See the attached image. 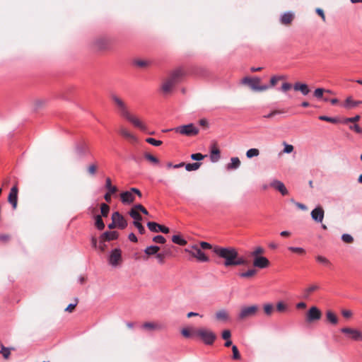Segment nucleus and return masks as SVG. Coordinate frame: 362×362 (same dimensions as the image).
<instances>
[{"mask_svg":"<svg viewBox=\"0 0 362 362\" xmlns=\"http://www.w3.org/2000/svg\"><path fill=\"white\" fill-rule=\"evenodd\" d=\"M111 98L122 117L127 119L141 131L146 132L147 130V126L137 117L129 112L127 105L122 98L116 95H112Z\"/></svg>","mask_w":362,"mask_h":362,"instance_id":"f257e3e1","label":"nucleus"},{"mask_svg":"<svg viewBox=\"0 0 362 362\" xmlns=\"http://www.w3.org/2000/svg\"><path fill=\"white\" fill-rule=\"evenodd\" d=\"M216 254L225 259L226 267L246 265L247 261L242 257H238L237 250H214Z\"/></svg>","mask_w":362,"mask_h":362,"instance_id":"f03ea898","label":"nucleus"},{"mask_svg":"<svg viewBox=\"0 0 362 362\" xmlns=\"http://www.w3.org/2000/svg\"><path fill=\"white\" fill-rule=\"evenodd\" d=\"M172 257L173 254L170 250H144L142 257L138 256L136 253L134 255L135 259H152L160 264Z\"/></svg>","mask_w":362,"mask_h":362,"instance_id":"7ed1b4c3","label":"nucleus"},{"mask_svg":"<svg viewBox=\"0 0 362 362\" xmlns=\"http://www.w3.org/2000/svg\"><path fill=\"white\" fill-rule=\"evenodd\" d=\"M194 333V335L199 337L207 345L213 344L216 339V334L211 330L206 328L197 329Z\"/></svg>","mask_w":362,"mask_h":362,"instance_id":"20e7f679","label":"nucleus"},{"mask_svg":"<svg viewBox=\"0 0 362 362\" xmlns=\"http://www.w3.org/2000/svg\"><path fill=\"white\" fill-rule=\"evenodd\" d=\"M169 131H174L175 133H178L182 135H185L187 136H195L199 133V129L197 127H195L193 124L179 126L174 129H166L164 132Z\"/></svg>","mask_w":362,"mask_h":362,"instance_id":"39448f33","label":"nucleus"},{"mask_svg":"<svg viewBox=\"0 0 362 362\" xmlns=\"http://www.w3.org/2000/svg\"><path fill=\"white\" fill-rule=\"evenodd\" d=\"M262 250H255L252 253L253 261L252 266L254 268L262 269L269 267L270 262L267 258L261 255Z\"/></svg>","mask_w":362,"mask_h":362,"instance_id":"423d86ee","label":"nucleus"},{"mask_svg":"<svg viewBox=\"0 0 362 362\" xmlns=\"http://www.w3.org/2000/svg\"><path fill=\"white\" fill-rule=\"evenodd\" d=\"M259 308L257 305H252L250 306H243L240 308L239 314L238 315V319L239 320H245L248 318L255 317L258 311Z\"/></svg>","mask_w":362,"mask_h":362,"instance_id":"0eeeda50","label":"nucleus"},{"mask_svg":"<svg viewBox=\"0 0 362 362\" xmlns=\"http://www.w3.org/2000/svg\"><path fill=\"white\" fill-rule=\"evenodd\" d=\"M243 83L247 84L253 90L255 91H264L269 88L267 85H260L261 79L258 77H245L243 79Z\"/></svg>","mask_w":362,"mask_h":362,"instance_id":"6e6552de","label":"nucleus"},{"mask_svg":"<svg viewBox=\"0 0 362 362\" xmlns=\"http://www.w3.org/2000/svg\"><path fill=\"white\" fill-rule=\"evenodd\" d=\"M108 263L114 268H118L121 267L123 262V258L121 250H110V254L107 256Z\"/></svg>","mask_w":362,"mask_h":362,"instance_id":"1a4fd4ad","label":"nucleus"},{"mask_svg":"<svg viewBox=\"0 0 362 362\" xmlns=\"http://www.w3.org/2000/svg\"><path fill=\"white\" fill-rule=\"evenodd\" d=\"M189 258L195 259L199 262H206L209 260V255L204 252V250H185Z\"/></svg>","mask_w":362,"mask_h":362,"instance_id":"9d476101","label":"nucleus"},{"mask_svg":"<svg viewBox=\"0 0 362 362\" xmlns=\"http://www.w3.org/2000/svg\"><path fill=\"white\" fill-rule=\"evenodd\" d=\"M322 315V312L318 308L312 306L307 312L306 321L310 323L318 321L321 319Z\"/></svg>","mask_w":362,"mask_h":362,"instance_id":"9b49d317","label":"nucleus"},{"mask_svg":"<svg viewBox=\"0 0 362 362\" xmlns=\"http://www.w3.org/2000/svg\"><path fill=\"white\" fill-rule=\"evenodd\" d=\"M118 233L117 231H106L100 236L99 249H104L107 245L105 244L106 241H110L117 239Z\"/></svg>","mask_w":362,"mask_h":362,"instance_id":"f8f14e48","label":"nucleus"},{"mask_svg":"<svg viewBox=\"0 0 362 362\" xmlns=\"http://www.w3.org/2000/svg\"><path fill=\"white\" fill-rule=\"evenodd\" d=\"M189 249H234L232 247H223V246H218L214 245L212 246L211 244L206 242H199L196 243H193L189 246Z\"/></svg>","mask_w":362,"mask_h":362,"instance_id":"ddd939ff","label":"nucleus"},{"mask_svg":"<svg viewBox=\"0 0 362 362\" xmlns=\"http://www.w3.org/2000/svg\"><path fill=\"white\" fill-rule=\"evenodd\" d=\"M185 75V73L183 69L178 68L171 72L168 78L176 85L182 81Z\"/></svg>","mask_w":362,"mask_h":362,"instance_id":"4468645a","label":"nucleus"},{"mask_svg":"<svg viewBox=\"0 0 362 362\" xmlns=\"http://www.w3.org/2000/svg\"><path fill=\"white\" fill-rule=\"evenodd\" d=\"M112 221L116 223L117 227L124 229L127 226V222L118 211H115L112 215Z\"/></svg>","mask_w":362,"mask_h":362,"instance_id":"2eb2a0df","label":"nucleus"},{"mask_svg":"<svg viewBox=\"0 0 362 362\" xmlns=\"http://www.w3.org/2000/svg\"><path fill=\"white\" fill-rule=\"evenodd\" d=\"M147 226L151 231L155 233L161 232L163 233H168L170 231V229L168 227L160 225L156 222H148Z\"/></svg>","mask_w":362,"mask_h":362,"instance_id":"dca6fc26","label":"nucleus"},{"mask_svg":"<svg viewBox=\"0 0 362 362\" xmlns=\"http://www.w3.org/2000/svg\"><path fill=\"white\" fill-rule=\"evenodd\" d=\"M341 332L349 334L354 340L362 341V332L358 329L344 327L341 329Z\"/></svg>","mask_w":362,"mask_h":362,"instance_id":"f3484780","label":"nucleus"},{"mask_svg":"<svg viewBox=\"0 0 362 362\" xmlns=\"http://www.w3.org/2000/svg\"><path fill=\"white\" fill-rule=\"evenodd\" d=\"M18 187L17 185H14L9 192L8 197V202L12 205L13 209H16L18 204Z\"/></svg>","mask_w":362,"mask_h":362,"instance_id":"a211bd4d","label":"nucleus"},{"mask_svg":"<svg viewBox=\"0 0 362 362\" xmlns=\"http://www.w3.org/2000/svg\"><path fill=\"white\" fill-rule=\"evenodd\" d=\"M325 211L322 206H317L311 211L312 218L317 222L322 223L324 218Z\"/></svg>","mask_w":362,"mask_h":362,"instance_id":"6ab92c4d","label":"nucleus"},{"mask_svg":"<svg viewBox=\"0 0 362 362\" xmlns=\"http://www.w3.org/2000/svg\"><path fill=\"white\" fill-rule=\"evenodd\" d=\"M119 133L122 136L129 140L132 143H136L138 141L136 136H134L130 131H129L127 128L124 127H121L119 128Z\"/></svg>","mask_w":362,"mask_h":362,"instance_id":"aec40b11","label":"nucleus"},{"mask_svg":"<svg viewBox=\"0 0 362 362\" xmlns=\"http://www.w3.org/2000/svg\"><path fill=\"white\" fill-rule=\"evenodd\" d=\"M270 185L278 190L283 196L287 195L288 193L284 184L281 181L274 180L270 183Z\"/></svg>","mask_w":362,"mask_h":362,"instance_id":"412c9836","label":"nucleus"},{"mask_svg":"<svg viewBox=\"0 0 362 362\" xmlns=\"http://www.w3.org/2000/svg\"><path fill=\"white\" fill-rule=\"evenodd\" d=\"M121 201L124 204H131L135 200V196L132 192V188L129 191L123 192L120 194Z\"/></svg>","mask_w":362,"mask_h":362,"instance_id":"4be33fe9","label":"nucleus"},{"mask_svg":"<svg viewBox=\"0 0 362 362\" xmlns=\"http://www.w3.org/2000/svg\"><path fill=\"white\" fill-rule=\"evenodd\" d=\"M142 328L147 331L161 330L163 327L161 325L154 322H146L142 325Z\"/></svg>","mask_w":362,"mask_h":362,"instance_id":"5701e85b","label":"nucleus"},{"mask_svg":"<svg viewBox=\"0 0 362 362\" xmlns=\"http://www.w3.org/2000/svg\"><path fill=\"white\" fill-rule=\"evenodd\" d=\"M293 88L296 91H300L303 95H307L310 93V89L306 83L296 82Z\"/></svg>","mask_w":362,"mask_h":362,"instance_id":"b1692460","label":"nucleus"},{"mask_svg":"<svg viewBox=\"0 0 362 362\" xmlns=\"http://www.w3.org/2000/svg\"><path fill=\"white\" fill-rule=\"evenodd\" d=\"M220 150L216 145H213L211 148L210 151V160L213 163H216L219 160L220 156Z\"/></svg>","mask_w":362,"mask_h":362,"instance_id":"393cba45","label":"nucleus"},{"mask_svg":"<svg viewBox=\"0 0 362 362\" xmlns=\"http://www.w3.org/2000/svg\"><path fill=\"white\" fill-rule=\"evenodd\" d=\"M258 272V270L254 267L247 269L245 272L239 274V276L243 279H250L255 277Z\"/></svg>","mask_w":362,"mask_h":362,"instance_id":"a878e982","label":"nucleus"},{"mask_svg":"<svg viewBox=\"0 0 362 362\" xmlns=\"http://www.w3.org/2000/svg\"><path fill=\"white\" fill-rule=\"evenodd\" d=\"M320 288L317 284H312L305 288L303 291V297L305 299L308 298L311 294L317 291Z\"/></svg>","mask_w":362,"mask_h":362,"instance_id":"bb28decb","label":"nucleus"},{"mask_svg":"<svg viewBox=\"0 0 362 362\" xmlns=\"http://www.w3.org/2000/svg\"><path fill=\"white\" fill-rule=\"evenodd\" d=\"M293 18H294V16L292 13L286 12V13H284L281 16L280 22L283 25H288L292 23Z\"/></svg>","mask_w":362,"mask_h":362,"instance_id":"cd10ccee","label":"nucleus"},{"mask_svg":"<svg viewBox=\"0 0 362 362\" xmlns=\"http://www.w3.org/2000/svg\"><path fill=\"white\" fill-rule=\"evenodd\" d=\"M216 320L220 322H226L229 320V314L226 310H219L215 314Z\"/></svg>","mask_w":362,"mask_h":362,"instance_id":"c85d7f7f","label":"nucleus"},{"mask_svg":"<svg viewBox=\"0 0 362 362\" xmlns=\"http://www.w3.org/2000/svg\"><path fill=\"white\" fill-rule=\"evenodd\" d=\"M240 165V160L238 157L230 158V162L227 164L226 169L228 170L238 169Z\"/></svg>","mask_w":362,"mask_h":362,"instance_id":"c756f323","label":"nucleus"},{"mask_svg":"<svg viewBox=\"0 0 362 362\" xmlns=\"http://www.w3.org/2000/svg\"><path fill=\"white\" fill-rule=\"evenodd\" d=\"M175 84L171 81L168 78L163 83L161 89L163 93H168L172 90Z\"/></svg>","mask_w":362,"mask_h":362,"instance_id":"7c9ffc66","label":"nucleus"},{"mask_svg":"<svg viewBox=\"0 0 362 362\" xmlns=\"http://www.w3.org/2000/svg\"><path fill=\"white\" fill-rule=\"evenodd\" d=\"M172 241L175 244L180 246H185L187 244V241L180 234L174 235L172 237Z\"/></svg>","mask_w":362,"mask_h":362,"instance_id":"2f4dec72","label":"nucleus"},{"mask_svg":"<svg viewBox=\"0 0 362 362\" xmlns=\"http://www.w3.org/2000/svg\"><path fill=\"white\" fill-rule=\"evenodd\" d=\"M77 151L79 156H85L86 154H88L90 153L89 146L85 142L78 144V146L77 147Z\"/></svg>","mask_w":362,"mask_h":362,"instance_id":"473e14b6","label":"nucleus"},{"mask_svg":"<svg viewBox=\"0 0 362 362\" xmlns=\"http://www.w3.org/2000/svg\"><path fill=\"white\" fill-rule=\"evenodd\" d=\"M326 317L327 321L332 325H337L338 323V317L332 310L327 311Z\"/></svg>","mask_w":362,"mask_h":362,"instance_id":"72a5a7b5","label":"nucleus"},{"mask_svg":"<svg viewBox=\"0 0 362 362\" xmlns=\"http://www.w3.org/2000/svg\"><path fill=\"white\" fill-rule=\"evenodd\" d=\"M105 188L108 192L113 194L117 191V187L112 185L111 179L110 177H107L105 180Z\"/></svg>","mask_w":362,"mask_h":362,"instance_id":"f704fd0d","label":"nucleus"},{"mask_svg":"<svg viewBox=\"0 0 362 362\" xmlns=\"http://www.w3.org/2000/svg\"><path fill=\"white\" fill-rule=\"evenodd\" d=\"M95 226L100 230L105 228V224L100 215L95 216Z\"/></svg>","mask_w":362,"mask_h":362,"instance_id":"c9c22d12","label":"nucleus"},{"mask_svg":"<svg viewBox=\"0 0 362 362\" xmlns=\"http://www.w3.org/2000/svg\"><path fill=\"white\" fill-rule=\"evenodd\" d=\"M360 103H362V101H354L351 98L349 97L345 100L344 106L346 108H351L356 107Z\"/></svg>","mask_w":362,"mask_h":362,"instance_id":"e433bc0d","label":"nucleus"},{"mask_svg":"<svg viewBox=\"0 0 362 362\" xmlns=\"http://www.w3.org/2000/svg\"><path fill=\"white\" fill-rule=\"evenodd\" d=\"M129 215L132 218L134 219V221H141L142 220L141 216L134 207L130 210Z\"/></svg>","mask_w":362,"mask_h":362,"instance_id":"4c0bfd02","label":"nucleus"},{"mask_svg":"<svg viewBox=\"0 0 362 362\" xmlns=\"http://www.w3.org/2000/svg\"><path fill=\"white\" fill-rule=\"evenodd\" d=\"M201 163H187L185 165V169L187 171H194L197 170L201 166Z\"/></svg>","mask_w":362,"mask_h":362,"instance_id":"58836bf2","label":"nucleus"},{"mask_svg":"<svg viewBox=\"0 0 362 362\" xmlns=\"http://www.w3.org/2000/svg\"><path fill=\"white\" fill-rule=\"evenodd\" d=\"M196 329H193L192 328H183L182 330H181V334H182L183 337H186V338H189V337H191L192 335H194V332L195 331Z\"/></svg>","mask_w":362,"mask_h":362,"instance_id":"ea45409f","label":"nucleus"},{"mask_svg":"<svg viewBox=\"0 0 362 362\" xmlns=\"http://www.w3.org/2000/svg\"><path fill=\"white\" fill-rule=\"evenodd\" d=\"M100 211L101 215L104 217L107 216L109 212H110V206L105 203L101 204L100 205Z\"/></svg>","mask_w":362,"mask_h":362,"instance_id":"a19ab883","label":"nucleus"},{"mask_svg":"<svg viewBox=\"0 0 362 362\" xmlns=\"http://www.w3.org/2000/svg\"><path fill=\"white\" fill-rule=\"evenodd\" d=\"M316 259L319 263L322 264L323 265H325L326 267H329L331 265L330 262L325 257L318 255L316 257Z\"/></svg>","mask_w":362,"mask_h":362,"instance_id":"79ce46f5","label":"nucleus"},{"mask_svg":"<svg viewBox=\"0 0 362 362\" xmlns=\"http://www.w3.org/2000/svg\"><path fill=\"white\" fill-rule=\"evenodd\" d=\"M97 168H98V165H97L96 163L90 164L87 168V171H88V174L92 176L95 175L97 172Z\"/></svg>","mask_w":362,"mask_h":362,"instance_id":"37998d69","label":"nucleus"},{"mask_svg":"<svg viewBox=\"0 0 362 362\" xmlns=\"http://www.w3.org/2000/svg\"><path fill=\"white\" fill-rule=\"evenodd\" d=\"M144 158L147 160L153 163V164H158L159 163V160L156 156L151 155L149 153H144Z\"/></svg>","mask_w":362,"mask_h":362,"instance_id":"c03bdc74","label":"nucleus"},{"mask_svg":"<svg viewBox=\"0 0 362 362\" xmlns=\"http://www.w3.org/2000/svg\"><path fill=\"white\" fill-rule=\"evenodd\" d=\"M259 154V151L257 148H250L246 152V156L248 158L257 156Z\"/></svg>","mask_w":362,"mask_h":362,"instance_id":"a18cd8bd","label":"nucleus"},{"mask_svg":"<svg viewBox=\"0 0 362 362\" xmlns=\"http://www.w3.org/2000/svg\"><path fill=\"white\" fill-rule=\"evenodd\" d=\"M324 93H325V89L318 88L315 90L313 95L316 98L322 99L323 98Z\"/></svg>","mask_w":362,"mask_h":362,"instance_id":"49530a36","label":"nucleus"},{"mask_svg":"<svg viewBox=\"0 0 362 362\" xmlns=\"http://www.w3.org/2000/svg\"><path fill=\"white\" fill-rule=\"evenodd\" d=\"M265 314L270 316L274 311V306L272 304H265L263 307Z\"/></svg>","mask_w":362,"mask_h":362,"instance_id":"de8ad7c7","label":"nucleus"},{"mask_svg":"<svg viewBox=\"0 0 362 362\" xmlns=\"http://www.w3.org/2000/svg\"><path fill=\"white\" fill-rule=\"evenodd\" d=\"M146 141L148 144H151V145H153V146H160V145L162 144V143H163V142H162V141H160V140H156V139H153V138H151V137L147 138V139H146Z\"/></svg>","mask_w":362,"mask_h":362,"instance_id":"09e8293b","label":"nucleus"},{"mask_svg":"<svg viewBox=\"0 0 362 362\" xmlns=\"http://www.w3.org/2000/svg\"><path fill=\"white\" fill-rule=\"evenodd\" d=\"M0 354H1L3 355L4 358L8 359L10 356L11 351L8 348H6V347L4 346L3 345H1V350L0 351Z\"/></svg>","mask_w":362,"mask_h":362,"instance_id":"8fccbe9b","label":"nucleus"},{"mask_svg":"<svg viewBox=\"0 0 362 362\" xmlns=\"http://www.w3.org/2000/svg\"><path fill=\"white\" fill-rule=\"evenodd\" d=\"M284 78L283 76H274L270 79V86L274 87L278 83L279 81Z\"/></svg>","mask_w":362,"mask_h":362,"instance_id":"3c124183","label":"nucleus"},{"mask_svg":"<svg viewBox=\"0 0 362 362\" xmlns=\"http://www.w3.org/2000/svg\"><path fill=\"white\" fill-rule=\"evenodd\" d=\"M232 351H233V358L235 360H239L240 359V354L238 349V347L236 346H232Z\"/></svg>","mask_w":362,"mask_h":362,"instance_id":"603ef678","label":"nucleus"},{"mask_svg":"<svg viewBox=\"0 0 362 362\" xmlns=\"http://www.w3.org/2000/svg\"><path fill=\"white\" fill-rule=\"evenodd\" d=\"M74 303H71L69 304L66 308H65V311L66 312H68V313H72L74 310H75V308L76 307L77 304H78V298H76L74 300Z\"/></svg>","mask_w":362,"mask_h":362,"instance_id":"864d4df0","label":"nucleus"},{"mask_svg":"<svg viewBox=\"0 0 362 362\" xmlns=\"http://www.w3.org/2000/svg\"><path fill=\"white\" fill-rule=\"evenodd\" d=\"M319 119L322 121H326L331 123H337V119L334 117H330L325 115H322L319 117Z\"/></svg>","mask_w":362,"mask_h":362,"instance_id":"5fc2aeb1","label":"nucleus"},{"mask_svg":"<svg viewBox=\"0 0 362 362\" xmlns=\"http://www.w3.org/2000/svg\"><path fill=\"white\" fill-rule=\"evenodd\" d=\"M134 225L141 234H144L145 233V228L141 223V221H134Z\"/></svg>","mask_w":362,"mask_h":362,"instance_id":"6e6d98bb","label":"nucleus"},{"mask_svg":"<svg viewBox=\"0 0 362 362\" xmlns=\"http://www.w3.org/2000/svg\"><path fill=\"white\" fill-rule=\"evenodd\" d=\"M283 112H284L281 111V110H273L271 112H269V114L264 115L263 116V117L264 118H267V119H269V118H272V117H274V116H275L276 115H279V114H281Z\"/></svg>","mask_w":362,"mask_h":362,"instance_id":"4d7b16f0","label":"nucleus"},{"mask_svg":"<svg viewBox=\"0 0 362 362\" xmlns=\"http://www.w3.org/2000/svg\"><path fill=\"white\" fill-rule=\"evenodd\" d=\"M156 243L164 244L165 243V238L163 235H156L153 239Z\"/></svg>","mask_w":362,"mask_h":362,"instance_id":"13d9d810","label":"nucleus"},{"mask_svg":"<svg viewBox=\"0 0 362 362\" xmlns=\"http://www.w3.org/2000/svg\"><path fill=\"white\" fill-rule=\"evenodd\" d=\"M341 239L344 243H352L354 240L353 237L349 234H343L341 236Z\"/></svg>","mask_w":362,"mask_h":362,"instance_id":"bf43d9fd","label":"nucleus"},{"mask_svg":"<svg viewBox=\"0 0 362 362\" xmlns=\"http://www.w3.org/2000/svg\"><path fill=\"white\" fill-rule=\"evenodd\" d=\"M286 305L284 304L283 302H279L276 305V310L279 312H284L286 310Z\"/></svg>","mask_w":362,"mask_h":362,"instance_id":"052dcab7","label":"nucleus"},{"mask_svg":"<svg viewBox=\"0 0 362 362\" xmlns=\"http://www.w3.org/2000/svg\"><path fill=\"white\" fill-rule=\"evenodd\" d=\"M284 148L283 152L286 153H290L293 151V146L291 144L284 143Z\"/></svg>","mask_w":362,"mask_h":362,"instance_id":"680f3d73","label":"nucleus"},{"mask_svg":"<svg viewBox=\"0 0 362 362\" xmlns=\"http://www.w3.org/2000/svg\"><path fill=\"white\" fill-rule=\"evenodd\" d=\"M293 86H292L291 83L286 82L282 84L281 89L283 92H286L289 90Z\"/></svg>","mask_w":362,"mask_h":362,"instance_id":"e2e57ef3","label":"nucleus"},{"mask_svg":"<svg viewBox=\"0 0 362 362\" xmlns=\"http://www.w3.org/2000/svg\"><path fill=\"white\" fill-rule=\"evenodd\" d=\"M204 158V156L200 153H193L191 155V158L194 160H201Z\"/></svg>","mask_w":362,"mask_h":362,"instance_id":"0e129e2a","label":"nucleus"},{"mask_svg":"<svg viewBox=\"0 0 362 362\" xmlns=\"http://www.w3.org/2000/svg\"><path fill=\"white\" fill-rule=\"evenodd\" d=\"M134 208H135L137 211H140L141 212H142L143 214L147 215L148 214V211L140 204H136Z\"/></svg>","mask_w":362,"mask_h":362,"instance_id":"69168bd1","label":"nucleus"},{"mask_svg":"<svg viewBox=\"0 0 362 362\" xmlns=\"http://www.w3.org/2000/svg\"><path fill=\"white\" fill-rule=\"evenodd\" d=\"M231 337V333H230V331L229 329H225L222 332V338L224 339V340H227V339H229Z\"/></svg>","mask_w":362,"mask_h":362,"instance_id":"338daca9","label":"nucleus"},{"mask_svg":"<svg viewBox=\"0 0 362 362\" xmlns=\"http://www.w3.org/2000/svg\"><path fill=\"white\" fill-rule=\"evenodd\" d=\"M360 119V116L359 115H356L355 117H348L345 119L344 122L345 123H348V122H358Z\"/></svg>","mask_w":362,"mask_h":362,"instance_id":"774afa93","label":"nucleus"}]
</instances>
